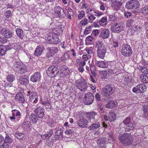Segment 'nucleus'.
Masks as SVG:
<instances>
[{
	"mask_svg": "<svg viewBox=\"0 0 148 148\" xmlns=\"http://www.w3.org/2000/svg\"><path fill=\"white\" fill-rule=\"evenodd\" d=\"M121 143L125 146H127L132 143L133 137L127 133H124L120 135L118 138Z\"/></svg>",
	"mask_w": 148,
	"mask_h": 148,
	"instance_id": "nucleus-1",
	"label": "nucleus"
},
{
	"mask_svg": "<svg viewBox=\"0 0 148 148\" xmlns=\"http://www.w3.org/2000/svg\"><path fill=\"white\" fill-rule=\"evenodd\" d=\"M76 86L81 91H84L88 87V84L85 79L82 77L75 82Z\"/></svg>",
	"mask_w": 148,
	"mask_h": 148,
	"instance_id": "nucleus-2",
	"label": "nucleus"
},
{
	"mask_svg": "<svg viewBox=\"0 0 148 148\" xmlns=\"http://www.w3.org/2000/svg\"><path fill=\"white\" fill-rule=\"evenodd\" d=\"M14 67V70L18 73L22 74L27 71L26 66L21 62H15Z\"/></svg>",
	"mask_w": 148,
	"mask_h": 148,
	"instance_id": "nucleus-3",
	"label": "nucleus"
},
{
	"mask_svg": "<svg viewBox=\"0 0 148 148\" xmlns=\"http://www.w3.org/2000/svg\"><path fill=\"white\" fill-rule=\"evenodd\" d=\"M125 27V25L123 23H115L111 25V30L113 32L119 33L124 29Z\"/></svg>",
	"mask_w": 148,
	"mask_h": 148,
	"instance_id": "nucleus-4",
	"label": "nucleus"
},
{
	"mask_svg": "<svg viewBox=\"0 0 148 148\" xmlns=\"http://www.w3.org/2000/svg\"><path fill=\"white\" fill-rule=\"evenodd\" d=\"M115 88L113 85L110 84L106 86L102 94L104 96L108 97L113 94L115 91Z\"/></svg>",
	"mask_w": 148,
	"mask_h": 148,
	"instance_id": "nucleus-5",
	"label": "nucleus"
},
{
	"mask_svg": "<svg viewBox=\"0 0 148 148\" xmlns=\"http://www.w3.org/2000/svg\"><path fill=\"white\" fill-rule=\"evenodd\" d=\"M121 54L125 57H130L132 54V51L130 45L124 44L121 51Z\"/></svg>",
	"mask_w": 148,
	"mask_h": 148,
	"instance_id": "nucleus-6",
	"label": "nucleus"
},
{
	"mask_svg": "<svg viewBox=\"0 0 148 148\" xmlns=\"http://www.w3.org/2000/svg\"><path fill=\"white\" fill-rule=\"evenodd\" d=\"M59 72L58 67L56 66H50L47 69L46 71L47 75L51 77L56 76Z\"/></svg>",
	"mask_w": 148,
	"mask_h": 148,
	"instance_id": "nucleus-7",
	"label": "nucleus"
},
{
	"mask_svg": "<svg viewBox=\"0 0 148 148\" xmlns=\"http://www.w3.org/2000/svg\"><path fill=\"white\" fill-rule=\"evenodd\" d=\"M46 40L48 43L54 44H59L60 42L58 35L55 33L51 36L47 38Z\"/></svg>",
	"mask_w": 148,
	"mask_h": 148,
	"instance_id": "nucleus-8",
	"label": "nucleus"
},
{
	"mask_svg": "<svg viewBox=\"0 0 148 148\" xmlns=\"http://www.w3.org/2000/svg\"><path fill=\"white\" fill-rule=\"evenodd\" d=\"M146 86L144 84H141L134 87L132 89V91L136 93L143 92L146 91Z\"/></svg>",
	"mask_w": 148,
	"mask_h": 148,
	"instance_id": "nucleus-9",
	"label": "nucleus"
},
{
	"mask_svg": "<svg viewBox=\"0 0 148 148\" xmlns=\"http://www.w3.org/2000/svg\"><path fill=\"white\" fill-rule=\"evenodd\" d=\"M94 97L93 94L90 92L85 94L84 99V103L86 105L92 104L94 101Z\"/></svg>",
	"mask_w": 148,
	"mask_h": 148,
	"instance_id": "nucleus-10",
	"label": "nucleus"
},
{
	"mask_svg": "<svg viewBox=\"0 0 148 148\" xmlns=\"http://www.w3.org/2000/svg\"><path fill=\"white\" fill-rule=\"evenodd\" d=\"M138 1L136 0H131L126 3L125 7L126 8L130 9L136 8L138 7Z\"/></svg>",
	"mask_w": 148,
	"mask_h": 148,
	"instance_id": "nucleus-11",
	"label": "nucleus"
},
{
	"mask_svg": "<svg viewBox=\"0 0 148 148\" xmlns=\"http://www.w3.org/2000/svg\"><path fill=\"white\" fill-rule=\"evenodd\" d=\"M47 52L46 57L47 58H50L53 56L57 52L58 49L55 47H51L47 48Z\"/></svg>",
	"mask_w": 148,
	"mask_h": 148,
	"instance_id": "nucleus-12",
	"label": "nucleus"
},
{
	"mask_svg": "<svg viewBox=\"0 0 148 148\" xmlns=\"http://www.w3.org/2000/svg\"><path fill=\"white\" fill-rule=\"evenodd\" d=\"M54 11L55 13L60 18H64L66 16V14L64 10L60 6H58L55 7L54 8Z\"/></svg>",
	"mask_w": 148,
	"mask_h": 148,
	"instance_id": "nucleus-13",
	"label": "nucleus"
},
{
	"mask_svg": "<svg viewBox=\"0 0 148 148\" xmlns=\"http://www.w3.org/2000/svg\"><path fill=\"white\" fill-rule=\"evenodd\" d=\"M60 76L64 78L69 73V70L67 67L65 65L61 66L60 68Z\"/></svg>",
	"mask_w": 148,
	"mask_h": 148,
	"instance_id": "nucleus-14",
	"label": "nucleus"
},
{
	"mask_svg": "<svg viewBox=\"0 0 148 148\" xmlns=\"http://www.w3.org/2000/svg\"><path fill=\"white\" fill-rule=\"evenodd\" d=\"M34 112L37 116L40 119L43 118L45 115L44 109L41 106L37 107L35 109Z\"/></svg>",
	"mask_w": 148,
	"mask_h": 148,
	"instance_id": "nucleus-15",
	"label": "nucleus"
},
{
	"mask_svg": "<svg viewBox=\"0 0 148 148\" xmlns=\"http://www.w3.org/2000/svg\"><path fill=\"white\" fill-rule=\"evenodd\" d=\"M110 34V30L107 29H104L101 30L99 35V37L104 39L108 38Z\"/></svg>",
	"mask_w": 148,
	"mask_h": 148,
	"instance_id": "nucleus-16",
	"label": "nucleus"
},
{
	"mask_svg": "<svg viewBox=\"0 0 148 148\" xmlns=\"http://www.w3.org/2000/svg\"><path fill=\"white\" fill-rule=\"evenodd\" d=\"M12 48L11 46L10 45H7L4 46L3 45H0V53L1 56L4 55L8 50L11 49Z\"/></svg>",
	"mask_w": 148,
	"mask_h": 148,
	"instance_id": "nucleus-17",
	"label": "nucleus"
},
{
	"mask_svg": "<svg viewBox=\"0 0 148 148\" xmlns=\"http://www.w3.org/2000/svg\"><path fill=\"white\" fill-rule=\"evenodd\" d=\"M16 101L21 103H23L26 102V100L25 99L23 94L21 92L17 93L15 97Z\"/></svg>",
	"mask_w": 148,
	"mask_h": 148,
	"instance_id": "nucleus-18",
	"label": "nucleus"
},
{
	"mask_svg": "<svg viewBox=\"0 0 148 148\" xmlns=\"http://www.w3.org/2000/svg\"><path fill=\"white\" fill-rule=\"evenodd\" d=\"M12 113V116H10L9 118L11 120H13L16 119L18 120L17 119H19L21 116L20 112L18 110L14 109L12 110L11 111Z\"/></svg>",
	"mask_w": 148,
	"mask_h": 148,
	"instance_id": "nucleus-19",
	"label": "nucleus"
},
{
	"mask_svg": "<svg viewBox=\"0 0 148 148\" xmlns=\"http://www.w3.org/2000/svg\"><path fill=\"white\" fill-rule=\"evenodd\" d=\"M41 78V75L40 73L37 72L31 76L30 80L33 82H35L40 80Z\"/></svg>",
	"mask_w": 148,
	"mask_h": 148,
	"instance_id": "nucleus-20",
	"label": "nucleus"
},
{
	"mask_svg": "<svg viewBox=\"0 0 148 148\" xmlns=\"http://www.w3.org/2000/svg\"><path fill=\"white\" fill-rule=\"evenodd\" d=\"M63 130L61 128L58 127L55 133L54 136L56 139V140L59 139L60 140H62L63 138Z\"/></svg>",
	"mask_w": 148,
	"mask_h": 148,
	"instance_id": "nucleus-21",
	"label": "nucleus"
},
{
	"mask_svg": "<svg viewBox=\"0 0 148 148\" xmlns=\"http://www.w3.org/2000/svg\"><path fill=\"white\" fill-rule=\"evenodd\" d=\"M18 80L19 83L22 85L26 86L29 83V78L26 76H20Z\"/></svg>",
	"mask_w": 148,
	"mask_h": 148,
	"instance_id": "nucleus-22",
	"label": "nucleus"
},
{
	"mask_svg": "<svg viewBox=\"0 0 148 148\" xmlns=\"http://www.w3.org/2000/svg\"><path fill=\"white\" fill-rule=\"evenodd\" d=\"M97 57L103 59L105 57V54L106 52V48H103L101 49L97 50Z\"/></svg>",
	"mask_w": 148,
	"mask_h": 148,
	"instance_id": "nucleus-23",
	"label": "nucleus"
},
{
	"mask_svg": "<svg viewBox=\"0 0 148 148\" xmlns=\"http://www.w3.org/2000/svg\"><path fill=\"white\" fill-rule=\"evenodd\" d=\"M43 46L40 45L37 46L34 53V55L35 56H38L42 54V52L44 50Z\"/></svg>",
	"mask_w": 148,
	"mask_h": 148,
	"instance_id": "nucleus-24",
	"label": "nucleus"
},
{
	"mask_svg": "<svg viewBox=\"0 0 148 148\" xmlns=\"http://www.w3.org/2000/svg\"><path fill=\"white\" fill-rule=\"evenodd\" d=\"M95 64L97 66L103 68H107L108 66V63L106 61H100L97 60Z\"/></svg>",
	"mask_w": 148,
	"mask_h": 148,
	"instance_id": "nucleus-25",
	"label": "nucleus"
},
{
	"mask_svg": "<svg viewBox=\"0 0 148 148\" xmlns=\"http://www.w3.org/2000/svg\"><path fill=\"white\" fill-rule=\"evenodd\" d=\"M111 1L113 3L112 6L113 8L116 10H119L122 5V2L117 0H111Z\"/></svg>",
	"mask_w": 148,
	"mask_h": 148,
	"instance_id": "nucleus-26",
	"label": "nucleus"
},
{
	"mask_svg": "<svg viewBox=\"0 0 148 148\" xmlns=\"http://www.w3.org/2000/svg\"><path fill=\"white\" fill-rule=\"evenodd\" d=\"M90 120H87L84 119H80L78 122V126L81 127H84L87 124V123L90 121Z\"/></svg>",
	"mask_w": 148,
	"mask_h": 148,
	"instance_id": "nucleus-27",
	"label": "nucleus"
},
{
	"mask_svg": "<svg viewBox=\"0 0 148 148\" xmlns=\"http://www.w3.org/2000/svg\"><path fill=\"white\" fill-rule=\"evenodd\" d=\"M38 118L35 113H32L30 116V119L31 122L33 123L36 124L37 123Z\"/></svg>",
	"mask_w": 148,
	"mask_h": 148,
	"instance_id": "nucleus-28",
	"label": "nucleus"
},
{
	"mask_svg": "<svg viewBox=\"0 0 148 148\" xmlns=\"http://www.w3.org/2000/svg\"><path fill=\"white\" fill-rule=\"evenodd\" d=\"M116 102L114 101H110L106 104L105 107L107 108H114L116 106Z\"/></svg>",
	"mask_w": 148,
	"mask_h": 148,
	"instance_id": "nucleus-29",
	"label": "nucleus"
},
{
	"mask_svg": "<svg viewBox=\"0 0 148 148\" xmlns=\"http://www.w3.org/2000/svg\"><path fill=\"white\" fill-rule=\"evenodd\" d=\"M27 94H29V101L30 102H32L33 100L34 99V98L35 97L36 95V93L35 92H33L32 91H29L27 92Z\"/></svg>",
	"mask_w": 148,
	"mask_h": 148,
	"instance_id": "nucleus-30",
	"label": "nucleus"
},
{
	"mask_svg": "<svg viewBox=\"0 0 148 148\" xmlns=\"http://www.w3.org/2000/svg\"><path fill=\"white\" fill-rule=\"evenodd\" d=\"M100 126V123L97 122L92 124L88 127V128L90 130H93L99 128Z\"/></svg>",
	"mask_w": 148,
	"mask_h": 148,
	"instance_id": "nucleus-31",
	"label": "nucleus"
},
{
	"mask_svg": "<svg viewBox=\"0 0 148 148\" xmlns=\"http://www.w3.org/2000/svg\"><path fill=\"white\" fill-rule=\"evenodd\" d=\"M69 53H70V51H68L67 52L65 53L62 56L61 60L62 62H65L69 59Z\"/></svg>",
	"mask_w": 148,
	"mask_h": 148,
	"instance_id": "nucleus-32",
	"label": "nucleus"
},
{
	"mask_svg": "<svg viewBox=\"0 0 148 148\" xmlns=\"http://www.w3.org/2000/svg\"><path fill=\"white\" fill-rule=\"evenodd\" d=\"M95 47L97 49V50L101 49L103 48H105L104 47V45L102 41L99 40L96 42Z\"/></svg>",
	"mask_w": 148,
	"mask_h": 148,
	"instance_id": "nucleus-33",
	"label": "nucleus"
},
{
	"mask_svg": "<svg viewBox=\"0 0 148 148\" xmlns=\"http://www.w3.org/2000/svg\"><path fill=\"white\" fill-rule=\"evenodd\" d=\"M22 126L27 129H31L32 128V124L29 121H26L23 122Z\"/></svg>",
	"mask_w": 148,
	"mask_h": 148,
	"instance_id": "nucleus-34",
	"label": "nucleus"
},
{
	"mask_svg": "<svg viewBox=\"0 0 148 148\" xmlns=\"http://www.w3.org/2000/svg\"><path fill=\"white\" fill-rule=\"evenodd\" d=\"M15 136L19 140H23L25 136L24 134L23 133H19L17 132L15 134Z\"/></svg>",
	"mask_w": 148,
	"mask_h": 148,
	"instance_id": "nucleus-35",
	"label": "nucleus"
},
{
	"mask_svg": "<svg viewBox=\"0 0 148 148\" xmlns=\"http://www.w3.org/2000/svg\"><path fill=\"white\" fill-rule=\"evenodd\" d=\"M97 114V113L95 112L88 113L86 114V117L88 118L90 120V119H94Z\"/></svg>",
	"mask_w": 148,
	"mask_h": 148,
	"instance_id": "nucleus-36",
	"label": "nucleus"
},
{
	"mask_svg": "<svg viewBox=\"0 0 148 148\" xmlns=\"http://www.w3.org/2000/svg\"><path fill=\"white\" fill-rule=\"evenodd\" d=\"M136 127V124L135 123H130L128 126H127L125 128L126 131H128L129 130H133Z\"/></svg>",
	"mask_w": 148,
	"mask_h": 148,
	"instance_id": "nucleus-37",
	"label": "nucleus"
},
{
	"mask_svg": "<svg viewBox=\"0 0 148 148\" xmlns=\"http://www.w3.org/2000/svg\"><path fill=\"white\" fill-rule=\"evenodd\" d=\"M107 135L108 137V140L109 141H113L116 140V138L114 137V134L112 132H109L108 133Z\"/></svg>",
	"mask_w": 148,
	"mask_h": 148,
	"instance_id": "nucleus-38",
	"label": "nucleus"
},
{
	"mask_svg": "<svg viewBox=\"0 0 148 148\" xmlns=\"http://www.w3.org/2000/svg\"><path fill=\"white\" fill-rule=\"evenodd\" d=\"M16 32L18 36L21 38H22L23 37V31L20 29L18 28L16 29Z\"/></svg>",
	"mask_w": 148,
	"mask_h": 148,
	"instance_id": "nucleus-39",
	"label": "nucleus"
},
{
	"mask_svg": "<svg viewBox=\"0 0 148 148\" xmlns=\"http://www.w3.org/2000/svg\"><path fill=\"white\" fill-rule=\"evenodd\" d=\"M143 108V116L145 118L148 117V105H145Z\"/></svg>",
	"mask_w": 148,
	"mask_h": 148,
	"instance_id": "nucleus-40",
	"label": "nucleus"
},
{
	"mask_svg": "<svg viewBox=\"0 0 148 148\" xmlns=\"http://www.w3.org/2000/svg\"><path fill=\"white\" fill-rule=\"evenodd\" d=\"M5 37L8 39L12 37L13 33L10 31H7L6 30V32L4 33Z\"/></svg>",
	"mask_w": 148,
	"mask_h": 148,
	"instance_id": "nucleus-41",
	"label": "nucleus"
},
{
	"mask_svg": "<svg viewBox=\"0 0 148 148\" xmlns=\"http://www.w3.org/2000/svg\"><path fill=\"white\" fill-rule=\"evenodd\" d=\"M141 81L144 83L148 82V76L146 75L142 74L140 76Z\"/></svg>",
	"mask_w": 148,
	"mask_h": 148,
	"instance_id": "nucleus-42",
	"label": "nucleus"
},
{
	"mask_svg": "<svg viewBox=\"0 0 148 148\" xmlns=\"http://www.w3.org/2000/svg\"><path fill=\"white\" fill-rule=\"evenodd\" d=\"M6 79L8 81L12 82L15 79V76L12 74H9L7 76Z\"/></svg>",
	"mask_w": 148,
	"mask_h": 148,
	"instance_id": "nucleus-43",
	"label": "nucleus"
},
{
	"mask_svg": "<svg viewBox=\"0 0 148 148\" xmlns=\"http://www.w3.org/2000/svg\"><path fill=\"white\" fill-rule=\"evenodd\" d=\"M126 24L128 27L133 26L135 24V22L133 19H130L127 21Z\"/></svg>",
	"mask_w": 148,
	"mask_h": 148,
	"instance_id": "nucleus-44",
	"label": "nucleus"
},
{
	"mask_svg": "<svg viewBox=\"0 0 148 148\" xmlns=\"http://www.w3.org/2000/svg\"><path fill=\"white\" fill-rule=\"evenodd\" d=\"M12 141V139L11 137L8 135H6L5 139H4V143H11Z\"/></svg>",
	"mask_w": 148,
	"mask_h": 148,
	"instance_id": "nucleus-45",
	"label": "nucleus"
},
{
	"mask_svg": "<svg viewBox=\"0 0 148 148\" xmlns=\"http://www.w3.org/2000/svg\"><path fill=\"white\" fill-rule=\"evenodd\" d=\"M147 7L146 5L143 8H142L141 10V12L144 14L145 15L148 14V8H147Z\"/></svg>",
	"mask_w": 148,
	"mask_h": 148,
	"instance_id": "nucleus-46",
	"label": "nucleus"
},
{
	"mask_svg": "<svg viewBox=\"0 0 148 148\" xmlns=\"http://www.w3.org/2000/svg\"><path fill=\"white\" fill-rule=\"evenodd\" d=\"M92 29V27L91 26H89L88 27L85 29L84 32V34L86 35L88 34L91 32Z\"/></svg>",
	"mask_w": 148,
	"mask_h": 148,
	"instance_id": "nucleus-47",
	"label": "nucleus"
},
{
	"mask_svg": "<svg viewBox=\"0 0 148 148\" xmlns=\"http://www.w3.org/2000/svg\"><path fill=\"white\" fill-rule=\"evenodd\" d=\"M48 124L51 127H53L56 124V122L53 119H51L48 122Z\"/></svg>",
	"mask_w": 148,
	"mask_h": 148,
	"instance_id": "nucleus-48",
	"label": "nucleus"
},
{
	"mask_svg": "<svg viewBox=\"0 0 148 148\" xmlns=\"http://www.w3.org/2000/svg\"><path fill=\"white\" fill-rule=\"evenodd\" d=\"M77 62L80 66L83 67L86 64V62L85 61H82L80 60H77Z\"/></svg>",
	"mask_w": 148,
	"mask_h": 148,
	"instance_id": "nucleus-49",
	"label": "nucleus"
},
{
	"mask_svg": "<svg viewBox=\"0 0 148 148\" xmlns=\"http://www.w3.org/2000/svg\"><path fill=\"white\" fill-rule=\"evenodd\" d=\"M130 121L131 118L128 117L123 121V123L125 125H127L130 123Z\"/></svg>",
	"mask_w": 148,
	"mask_h": 148,
	"instance_id": "nucleus-50",
	"label": "nucleus"
},
{
	"mask_svg": "<svg viewBox=\"0 0 148 148\" xmlns=\"http://www.w3.org/2000/svg\"><path fill=\"white\" fill-rule=\"evenodd\" d=\"M85 15L84 12L82 11L79 12V14L78 15V19H81Z\"/></svg>",
	"mask_w": 148,
	"mask_h": 148,
	"instance_id": "nucleus-51",
	"label": "nucleus"
},
{
	"mask_svg": "<svg viewBox=\"0 0 148 148\" xmlns=\"http://www.w3.org/2000/svg\"><path fill=\"white\" fill-rule=\"evenodd\" d=\"M95 15H88V18L90 22L92 23L95 18Z\"/></svg>",
	"mask_w": 148,
	"mask_h": 148,
	"instance_id": "nucleus-52",
	"label": "nucleus"
},
{
	"mask_svg": "<svg viewBox=\"0 0 148 148\" xmlns=\"http://www.w3.org/2000/svg\"><path fill=\"white\" fill-rule=\"evenodd\" d=\"M88 23V21L87 18L82 20L80 23V24L82 25H86Z\"/></svg>",
	"mask_w": 148,
	"mask_h": 148,
	"instance_id": "nucleus-53",
	"label": "nucleus"
},
{
	"mask_svg": "<svg viewBox=\"0 0 148 148\" xmlns=\"http://www.w3.org/2000/svg\"><path fill=\"white\" fill-rule=\"evenodd\" d=\"M101 143H111V141H109L108 140V138H102L101 140Z\"/></svg>",
	"mask_w": 148,
	"mask_h": 148,
	"instance_id": "nucleus-54",
	"label": "nucleus"
},
{
	"mask_svg": "<svg viewBox=\"0 0 148 148\" xmlns=\"http://www.w3.org/2000/svg\"><path fill=\"white\" fill-rule=\"evenodd\" d=\"M74 132V130L72 129L66 130L65 131V133L68 135H69Z\"/></svg>",
	"mask_w": 148,
	"mask_h": 148,
	"instance_id": "nucleus-55",
	"label": "nucleus"
},
{
	"mask_svg": "<svg viewBox=\"0 0 148 148\" xmlns=\"http://www.w3.org/2000/svg\"><path fill=\"white\" fill-rule=\"evenodd\" d=\"M90 70L91 71H95L96 68L94 63L92 62L89 64Z\"/></svg>",
	"mask_w": 148,
	"mask_h": 148,
	"instance_id": "nucleus-56",
	"label": "nucleus"
},
{
	"mask_svg": "<svg viewBox=\"0 0 148 148\" xmlns=\"http://www.w3.org/2000/svg\"><path fill=\"white\" fill-rule=\"evenodd\" d=\"M6 31V29L0 25V34H3Z\"/></svg>",
	"mask_w": 148,
	"mask_h": 148,
	"instance_id": "nucleus-57",
	"label": "nucleus"
},
{
	"mask_svg": "<svg viewBox=\"0 0 148 148\" xmlns=\"http://www.w3.org/2000/svg\"><path fill=\"white\" fill-rule=\"evenodd\" d=\"M116 19V17L115 16L114 14L110 15L109 16V19L110 21H113Z\"/></svg>",
	"mask_w": 148,
	"mask_h": 148,
	"instance_id": "nucleus-58",
	"label": "nucleus"
},
{
	"mask_svg": "<svg viewBox=\"0 0 148 148\" xmlns=\"http://www.w3.org/2000/svg\"><path fill=\"white\" fill-rule=\"evenodd\" d=\"M11 11L10 10H8L5 13V16L6 18H9L11 16Z\"/></svg>",
	"mask_w": 148,
	"mask_h": 148,
	"instance_id": "nucleus-59",
	"label": "nucleus"
},
{
	"mask_svg": "<svg viewBox=\"0 0 148 148\" xmlns=\"http://www.w3.org/2000/svg\"><path fill=\"white\" fill-rule=\"evenodd\" d=\"M107 20V18L103 17L99 21L98 23L101 25L102 23H104Z\"/></svg>",
	"mask_w": 148,
	"mask_h": 148,
	"instance_id": "nucleus-60",
	"label": "nucleus"
},
{
	"mask_svg": "<svg viewBox=\"0 0 148 148\" xmlns=\"http://www.w3.org/2000/svg\"><path fill=\"white\" fill-rule=\"evenodd\" d=\"M100 30L98 29H95L93 31L92 33V35L94 36H97L98 35L99 33Z\"/></svg>",
	"mask_w": 148,
	"mask_h": 148,
	"instance_id": "nucleus-61",
	"label": "nucleus"
},
{
	"mask_svg": "<svg viewBox=\"0 0 148 148\" xmlns=\"http://www.w3.org/2000/svg\"><path fill=\"white\" fill-rule=\"evenodd\" d=\"M67 11V15H73L74 14L72 10L70 8H68V9L66 10Z\"/></svg>",
	"mask_w": 148,
	"mask_h": 148,
	"instance_id": "nucleus-62",
	"label": "nucleus"
},
{
	"mask_svg": "<svg viewBox=\"0 0 148 148\" xmlns=\"http://www.w3.org/2000/svg\"><path fill=\"white\" fill-rule=\"evenodd\" d=\"M41 138L44 140L47 139L49 138V137L47 134H43L41 135Z\"/></svg>",
	"mask_w": 148,
	"mask_h": 148,
	"instance_id": "nucleus-63",
	"label": "nucleus"
},
{
	"mask_svg": "<svg viewBox=\"0 0 148 148\" xmlns=\"http://www.w3.org/2000/svg\"><path fill=\"white\" fill-rule=\"evenodd\" d=\"M0 148H9V146L8 144L4 143L2 145H0Z\"/></svg>",
	"mask_w": 148,
	"mask_h": 148,
	"instance_id": "nucleus-64",
	"label": "nucleus"
}]
</instances>
